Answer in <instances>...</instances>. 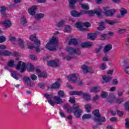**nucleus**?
<instances>
[{
    "label": "nucleus",
    "instance_id": "obj_1",
    "mask_svg": "<svg viewBox=\"0 0 129 129\" xmlns=\"http://www.w3.org/2000/svg\"><path fill=\"white\" fill-rule=\"evenodd\" d=\"M101 10L97 9L95 11H83L81 12L80 13L77 12L75 11H73L71 12V14L72 17H74L75 18H80V17L82 16V15H85V14H88V15H90L91 16L97 15L98 17H100V16H101Z\"/></svg>",
    "mask_w": 129,
    "mask_h": 129
},
{
    "label": "nucleus",
    "instance_id": "obj_2",
    "mask_svg": "<svg viewBox=\"0 0 129 129\" xmlns=\"http://www.w3.org/2000/svg\"><path fill=\"white\" fill-rule=\"evenodd\" d=\"M37 36V34L34 33L33 35H31L29 37L30 40L34 42V45H28V48L32 50V49H36V52H40L41 51V48H40V45H41V41L40 40L37 39L36 37Z\"/></svg>",
    "mask_w": 129,
    "mask_h": 129
},
{
    "label": "nucleus",
    "instance_id": "obj_3",
    "mask_svg": "<svg viewBox=\"0 0 129 129\" xmlns=\"http://www.w3.org/2000/svg\"><path fill=\"white\" fill-rule=\"evenodd\" d=\"M59 39L58 37L53 36L49 39L48 43L45 45V48L49 51H54L57 48Z\"/></svg>",
    "mask_w": 129,
    "mask_h": 129
},
{
    "label": "nucleus",
    "instance_id": "obj_4",
    "mask_svg": "<svg viewBox=\"0 0 129 129\" xmlns=\"http://www.w3.org/2000/svg\"><path fill=\"white\" fill-rule=\"evenodd\" d=\"M66 50L67 53L70 54V56L64 57V59H66L68 61L71 60L72 58H75V59H76V57H73V56H72V55H80V54H81V51H80V49L78 48H74L70 46L67 47L66 48Z\"/></svg>",
    "mask_w": 129,
    "mask_h": 129
},
{
    "label": "nucleus",
    "instance_id": "obj_5",
    "mask_svg": "<svg viewBox=\"0 0 129 129\" xmlns=\"http://www.w3.org/2000/svg\"><path fill=\"white\" fill-rule=\"evenodd\" d=\"M70 95H82L83 98L86 100L87 101H90L91 100V96L90 94L87 93H83L82 91H74L69 92Z\"/></svg>",
    "mask_w": 129,
    "mask_h": 129
},
{
    "label": "nucleus",
    "instance_id": "obj_6",
    "mask_svg": "<svg viewBox=\"0 0 129 129\" xmlns=\"http://www.w3.org/2000/svg\"><path fill=\"white\" fill-rule=\"evenodd\" d=\"M104 15L105 17H112L114 14L116 12L115 9H110L108 7H105L103 8Z\"/></svg>",
    "mask_w": 129,
    "mask_h": 129
},
{
    "label": "nucleus",
    "instance_id": "obj_7",
    "mask_svg": "<svg viewBox=\"0 0 129 129\" xmlns=\"http://www.w3.org/2000/svg\"><path fill=\"white\" fill-rule=\"evenodd\" d=\"M67 79L72 83H77L79 81V75L77 74H72L68 76Z\"/></svg>",
    "mask_w": 129,
    "mask_h": 129
},
{
    "label": "nucleus",
    "instance_id": "obj_8",
    "mask_svg": "<svg viewBox=\"0 0 129 129\" xmlns=\"http://www.w3.org/2000/svg\"><path fill=\"white\" fill-rule=\"evenodd\" d=\"M53 100L54 101H52V100H49L48 101V103H49V104H50V105L52 106H54L55 105V103H56V104H61V103H63L62 99L57 96L54 97Z\"/></svg>",
    "mask_w": 129,
    "mask_h": 129
},
{
    "label": "nucleus",
    "instance_id": "obj_9",
    "mask_svg": "<svg viewBox=\"0 0 129 129\" xmlns=\"http://www.w3.org/2000/svg\"><path fill=\"white\" fill-rule=\"evenodd\" d=\"M26 68H27V64L22 61H20L16 66V70H20L22 73L26 71Z\"/></svg>",
    "mask_w": 129,
    "mask_h": 129
},
{
    "label": "nucleus",
    "instance_id": "obj_10",
    "mask_svg": "<svg viewBox=\"0 0 129 129\" xmlns=\"http://www.w3.org/2000/svg\"><path fill=\"white\" fill-rule=\"evenodd\" d=\"M15 56V57H18L20 55L17 52H11L9 50H4V51H0V56Z\"/></svg>",
    "mask_w": 129,
    "mask_h": 129
},
{
    "label": "nucleus",
    "instance_id": "obj_11",
    "mask_svg": "<svg viewBox=\"0 0 129 129\" xmlns=\"http://www.w3.org/2000/svg\"><path fill=\"white\" fill-rule=\"evenodd\" d=\"M98 31H96L94 33H88L87 36L88 39H90V40H92V41H94L97 38V36H98Z\"/></svg>",
    "mask_w": 129,
    "mask_h": 129
},
{
    "label": "nucleus",
    "instance_id": "obj_12",
    "mask_svg": "<svg viewBox=\"0 0 129 129\" xmlns=\"http://www.w3.org/2000/svg\"><path fill=\"white\" fill-rule=\"evenodd\" d=\"M74 26L75 28L79 29L80 31H82V32H84V31H87V29H85L83 28V22H78L76 24H75Z\"/></svg>",
    "mask_w": 129,
    "mask_h": 129
},
{
    "label": "nucleus",
    "instance_id": "obj_13",
    "mask_svg": "<svg viewBox=\"0 0 129 129\" xmlns=\"http://www.w3.org/2000/svg\"><path fill=\"white\" fill-rule=\"evenodd\" d=\"M128 64V60H124L123 62L122 63V68L123 69L125 73L129 74V67L126 66Z\"/></svg>",
    "mask_w": 129,
    "mask_h": 129
},
{
    "label": "nucleus",
    "instance_id": "obj_14",
    "mask_svg": "<svg viewBox=\"0 0 129 129\" xmlns=\"http://www.w3.org/2000/svg\"><path fill=\"white\" fill-rule=\"evenodd\" d=\"M59 62H60V61L58 59H55L54 60H49L47 61V65L50 66V67H53V66H58Z\"/></svg>",
    "mask_w": 129,
    "mask_h": 129
},
{
    "label": "nucleus",
    "instance_id": "obj_15",
    "mask_svg": "<svg viewBox=\"0 0 129 129\" xmlns=\"http://www.w3.org/2000/svg\"><path fill=\"white\" fill-rule=\"evenodd\" d=\"M93 114L94 115V120L95 121H99V117L100 116V114H99V110L96 109L93 111Z\"/></svg>",
    "mask_w": 129,
    "mask_h": 129
},
{
    "label": "nucleus",
    "instance_id": "obj_16",
    "mask_svg": "<svg viewBox=\"0 0 129 129\" xmlns=\"http://www.w3.org/2000/svg\"><path fill=\"white\" fill-rule=\"evenodd\" d=\"M120 15L117 16V18H123L127 14V10L125 9V8H121L120 10Z\"/></svg>",
    "mask_w": 129,
    "mask_h": 129
},
{
    "label": "nucleus",
    "instance_id": "obj_17",
    "mask_svg": "<svg viewBox=\"0 0 129 129\" xmlns=\"http://www.w3.org/2000/svg\"><path fill=\"white\" fill-rule=\"evenodd\" d=\"M83 0H69V6L70 9H75L76 2H82Z\"/></svg>",
    "mask_w": 129,
    "mask_h": 129
},
{
    "label": "nucleus",
    "instance_id": "obj_18",
    "mask_svg": "<svg viewBox=\"0 0 129 129\" xmlns=\"http://www.w3.org/2000/svg\"><path fill=\"white\" fill-rule=\"evenodd\" d=\"M0 24L3 25L5 28H11L12 27V22L10 20H6L5 21L1 22Z\"/></svg>",
    "mask_w": 129,
    "mask_h": 129
},
{
    "label": "nucleus",
    "instance_id": "obj_19",
    "mask_svg": "<svg viewBox=\"0 0 129 129\" xmlns=\"http://www.w3.org/2000/svg\"><path fill=\"white\" fill-rule=\"evenodd\" d=\"M37 6H33L31 7H30L28 9V13L29 15H31V16H34V15L36 14V11H37Z\"/></svg>",
    "mask_w": 129,
    "mask_h": 129
},
{
    "label": "nucleus",
    "instance_id": "obj_20",
    "mask_svg": "<svg viewBox=\"0 0 129 129\" xmlns=\"http://www.w3.org/2000/svg\"><path fill=\"white\" fill-rule=\"evenodd\" d=\"M82 69L83 70V72L85 74L86 73H93V71H91V68L87 67L86 65H84L82 67Z\"/></svg>",
    "mask_w": 129,
    "mask_h": 129
},
{
    "label": "nucleus",
    "instance_id": "obj_21",
    "mask_svg": "<svg viewBox=\"0 0 129 129\" xmlns=\"http://www.w3.org/2000/svg\"><path fill=\"white\" fill-rule=\"evenodd\" d=\"M93 45V43L91 42H85L81 44L82 48H87L88 47H91Z\"/></svg>",
    "mask_w": 129,
    "mask_h": 129
},
{
    "label": "nucleus",
    "instance_id": "obj_22",
    "mask_svg": "<svg viewBox=\"0 0 129 129\" xmlns=\"http://www.w3.org/2000/svg\"><path fill=\"white\" fill-rule=\"evenodd\" d=\"M60 82H61V79H58L57 81L53 83L51 86V88L57 89L60 87Z\"/></svg>",
    "mask_w": 129,
    "mask_h": 129
},
{
    "label": "nucleus",
    "instance_id": "obj_23",
    "mask_svg": "<svg viewBox=\"0 0 129 129\" xmlns=\"http://www.w3.org/2000/svg\"><path fill=\"white\" fill-rule=\"evenodd\" d=\"M7 10H8V7H6L5 6L1 7L0 12L3 17H7V13H6V11H7Z\"/></svg>",
    "mask_w": 129,
    "mask_h": 129
},
{
    "label": "nucleus",
    "instance_id": "obj_24",
    "mask_svg": "<svg viewBox=\"0 0 129 129\" xmlns=\"http://www.w3.org/2000/svg\"><path fill=\"white\" fill-rule=\"evenodd\" d=\"M11 76L16 79V80H19L20 79L19 76H21V75L17 74L15 71H12L11 73Z\"/></svg>",
    "mask_w": 129,
    "mask_h": 129
},
{
    "label": "nucleus",
    "instance_id": "obj_25",
    "mask_svg": "<svg viewBox=\"0 0 129 129\" xmlns=\"http://www.w3.org/2000/svg\"><path fill=\"white\" fill-rule=\"evenodd\" d=\"M36 73H40L38 74V77H43V78L45 77H47V74L46 73H41V70L37 69L36 70Z\"/></svg>",
    "mask_w": 129,
    "mask_h": 129
},
{
    "label": "nucleus",
    "instance_id": "obj_26",
    "mask_svg": "<svg viewBox=\"0 0 129 129\" xmlns=\"http://www.w3.org/2000/svg\"><path fill=\"white\" fill-rule=\"evenodd\" d=\"M81 113H82V110L81 109H78L76 110L74 112V115L77 117L78 118L81 116Z\"/></svg>",
    "mask_w": 129,
    "mask_h": 129
},
{
    "label": "nucleus",
    "instance_id": "obj_27",
    "mask_svg": "<svg viewBox=\"0 0 129 129\" xmlns=\"http://www.w3.org/2000/svg\"><path fill=\"white\" fill-rule=\"evenodd\" d=\"M77 44H78V42L77 41V39L75 38L70 39L69 42V45H74L75 46H76Z\"/></svg>",
    "mask_w": 129,
    "mask_h": 129
},
{
    "label": "nucleus",
    "instance_id": "obj_28",
    "mask_svg": "<svg viewBox=\"0 0 129 129\" xmlns=\"http://www.w3.org/2000/svg\"><path fill=\"white\" fill-rule=\"evenodd\" d=\"M66 23V22L65 21V20H61L56 23V27H57V28H60V27H63V26L65 25Z\"/></svg>",
    "mask_w": 129,
    "mask_h": 129
},
{
    "label": "nucleus",
    "instance_id": "obj_29",
    "mask_svg": "<svg viewBox=\"0 0 129 129\" xmlns=\"http://www.w3.org/2000/svg\"><path fill=\"white\" fill-rule=\"evenodd\" d=\"M71 31H72V28L71 27V26L69 25H66L64 27L63 31L65 33H71Z\"/></svg>",
    "mask_w": 129,
    "mask_h": 129
},
{
    "label": "nucleus",
    "instance_id": "obj_30",
    "mask_svg": "<svg viewBox=\"0 0 129 129\" xmlns=\"http://www.w3.org/2000/svg\"><path fill=\"white\" fill-rule=\"evenodd\" d=\"M111 49H112V45H111V44H108L105 46L104 52V53H107V52H109Z\"/></svg>",
    "mask_w": 129,
    "mask_h": 129
},
{
    "label": "nucleus",
    "instance_id": "obj_31",
    "mask_svg": "<svg viewBox=\"0 0 129 129\" xmlns=\"http://www.w3.org/2000/svg\"><path fill=\"white\" fill-rule=\"evenodd\" d=\"M34 18L36 20H40V19H43L44 18V15L43 14L40 13V14H35L34 15Z\"/></svg>",
    "mask_w": 129,
    "mask_h": 129
},
{
    "label": "nucleus",
    "instance_id": "obj_32",
    "mask_svg": "<svg viewBox=\"0 0 129 129\" xmlns=\"http://www.w3.org/2000/svg\"><path fill=\"white\" fill-rule=\"evenodd\" d=\"M63 108L67 110L68 113H71L72 112V108L69 107L68 104H65L63 106Z\"/></svg>",
    "mask_w": 129,
    "mask_h": 129
},
{
    "label": "nucleus",
    "instance_id": "obj_33",
    "mask_svg": "<svg viewBox=\"0 0 129 129\" xmlns=\"http://www.w3.org/2000/svg\"><path fill=\"white\" fill-rule=\"evenodd\" d=\"M102 79L106 83H108L110 80H111V77L109 76H104L102 77Z\"/></svg>",
    "mask_w": 129,
    "mask_h": 129
},
{
    "label": "nucleus",
    "instance_id": "obj_34",
    "mask_svg": "<svg viewBox=\"0 0 129 129\" xmlns=\"http://www.w3.org/2000/svg\"><path fill=\"white\" fill-rule=\"evenodd\" d=\"M105 23L106 24H108V25H114L116 24V20H105Z\"/></svg>",
    "mask_w": 129,
    "mask_h": 129
},
{
    "label": "nucleus",
    "instance_id": "obj_35",
    "mask_svg": "<svg viewBox=\"0 0 129 129\" xmlns=\"http://www.w3.org/2000/svg\"><path fill=\"white\" fill-rule=\"evenodd\" d=\"M105 29V24L103 22L100 23V27L98 28L99 31H103Z\"/></svg>",
    "mask_w": 129,
    "mask_h": 129
},
{
    "label": "nucleus",
    "instance_id": "obj_36",
    "mask_svg": "<svg viewBox=\"0 0 129 129\" xmlns=\"http://www.w3.org/2000/svg\"><path fill=\"white\" fill-rule=\"evenodd\" d=\"M99 90V87H92L90 89V92H98V91Z\"/></svg>",
    "mask_w": 129,
    "mask_h": 129
},
{
    "label": "nucleus",
    "instance_id": "obj_37",
    "mask_svg": "<svg viewBox=\"0 0 129 129\" xmlns=\"http://www.w3.org/2000/svg\"><path fill=\"white\" fill-rule=\"evenodd\" d=\"M21 24L23 25V26H26V25H27V23H28V22L27 21V19H26V17H25V16H22L21 17Z\"/></svg>",
    "mask_w": 129,
    "mask_h": 129
},
{
    "label": "nucleus",
    "instance_id": "obj_38",
    "mask_svg": "<svg viewBox=\"0 0 129 129\" xmlns=\"http://www.w3.org/2000/svg\"><path fill=\"white\" fill-rule=\"evenodd\" d=\"M91 104H87L85 106V108L87 112H90L91 110Z\"/></svg>",
    "mask_w": 129,
    "mask_h": 129
},
{
    "label": "nucleus",
    "instance_id": "obj_39",
    "mask_svg": "<svg viewBox=\"0 0 129 129\" xmlns=\"http://www.w3.org/2000/svg\"><path fill=\"white\" fill-rule=\"evenodd\" d=\"M80 5L83 10H89V6L88 4H81Z\"/></svg>",
    "mask_w": 129,
    "mask_h": 129
},
{
    "label": "nucleus",
    "instance_id": "obj_40",
    "mask_svg": "<svg viewBox=\"0 0 129 129\" xmlns=\"http://www.w3.org/2000/svg\"><path fill=\"white\" fill-rule=\"evenodd\" d=\"M18 43H19V46H20L21 48H24V47H25L24 45V40L22 39L19 38L18 39Z\"/></svg>",
    "mask_w": 129,
    "mask_h": 129
},
{
    "label": "nucleus",
    "instance_id": "obj_41",
    "mask_svg": "<svg viewBox=\"0 0 129 129\" xmlns=\"http://www.w3.org/2000/svg\"><path fill=\"white\" fill-rule=\"evenodd\" d=\"M15 66V61L14 60H10L8 62V66L9 67H14Z\"/></svg>",
    "mask_w": 129,
    "mask_h": 129
},
{
    "label": "nucleus",
    "instance_id": "obj_42",
    "mask_svg": "<svg viewBox=\"0 0 129 129\" xmlns=\"http://www.w3.org/2000/svg\"><path fill=\"white\" fill-rule=\"evenodd\" d=\"M28 70L30 72L34 71V70H35V68H34V66H33V64H32L31 63H30L28 65Z\"/></svg>",
    "mask_w": 129,
    "mask_h": 129
},
{
    "label": "nucleus",
    "instance_id": "obj_43",
    "mask_svg": "<svg viewBox=\"0 0 129 129\" xmlns=\"http://www.w3.org/2000/svg\"><path fill=\"white\" fill-rule=\"evenodd\" d=\"M83 119H86L88 118H91V114H85L82 116Z\"/></svg>",
    "mask_w": 129,
    "mask_h": 129
},
{
    "label": "nucleus",
    "instance_id": "obj_44",
    "mask_svg": "<svg viewBox=\"0 0 129 129\" xmlns=\"http://www.w3.org/2000/svg\"><path fill=\"white\" fill-rule=\"evenodd\" d=\"M9 41H10V42H16V41H17V38H16V37L14 36H12L10 35L9 36Z\"/></svg>",
    "mask_w": 129,
    "mask_h": 129
},
{
    "label": "nucleus",
    "instance_id": "obj_45",
    "mask_svg": "<svg viewBox=\"0 0 129 129\" xmlns=\"http://www.w3.org/2000/svg\"><path fill=\"white\" fill-rule=\"evenodd\" d=\"M125 127L126 128H129V119L126 118L125 119Z\"/></svg>",
    "mask_w": 129,
    "mask_h": 129
},
{
    "label": "nucleus",
    "instance_id": "obj_46",
    "mask_svg": "<svg viewBox=\"0 0 129 129\" xmlns=\"http://www.w3.org/2000/svg\"><path fill=\"white\" fill-rule=\"evenodd\" d=\"M44 97H45V98H46L47 99H48V101H49V100H51V99H52V94H45L44 95Z\"/></svg>",
    "mask_w": 129,
    "mask_h": 129
},
{
    "label": "nucleus",
    "instance_id": "obj_47",
    "mask_svg": "<svg viewBox=\"0 0 129 129\" xmlns=\"http://www.w3.org/2000/svg\"><path fill=\"white\" fill-rule=\"evenodd\" d=\"M124 106L126 110H127L129 112V101H127L125 103Z\"/></svg>",
    "mask_w": 129,
    "mask_h": 129
},
{
    "label": "nucleus",
    "instance_id": "obj_48",
    "mask_svg": "<svg viewBox=\"0 0 129 129\" xmlns=\"http://www.w3.org/2000/svg\"><path fill=\"white\" fill-rule=\"evenodd\" d=\"M85 27V28H89L90 27V23L89 22L83 23V28Z\"/></svg>",
    "mask_w": 129,
    "mask_h": 129
},
{
    "label": "nucleus",
    "instance_id": "obj_49",
    "mask_svg": "<svg viewBox=\"0 0 129 129\" xmlns=\"http://www.w3.org/2000/svg\"><path fill=\"white\" fill-rule=\"evenodd\" d=\"M6 40H7V38L5 36H0V43H4V42H6Z\"/></svg>",
    "mask_w": 129,
    "mask_h": 129
},
{
    "label": "nucleus",
    "instance_id": "obj_50",
    "mask_svg": "<svg viewBox=\"0 0 129 129\" xmlns=\"http://www.w3.org/2000/svg\"><path fill=\"white\" fill-rule=\"evenodd\" d=\"M58 95L59 96V97H63V96H64V91L60 90L58 92Z\"/></svg>",
    "mask_w": 129,
    "mask_h": 129
},
{
    "label": "nucleus",
    "instance_id": "obj_51",
    "mask_svg": "<svg viewBox=\"0 0 129 129\" xmlns=\"http://www.w3.org/2000/svg\"><path fill=\"white\" fill-rule=\"evenodd\" d=\"M107 95H108V94L107 92H102L101 96L102 98H105Z\"/></svg>",
    "mask_w": 129,
    "mask_h": 129
},
{
    "label": "nucleus",
    "instance_id": "obj_52",
    "mask_svg": "<svg viewBox=\"0 0 129 129\" xmlns=\"http://www.w3.org/2000/svg\"><path fill=\"white\" fill-rule=\"evenodd\" d=\"M73 109H74L75 110H78L79 109V106L77 104H75L73 106Z\"/></svg>",
    "mask_w": 129,
    "mask_h": 129
},
{
    "label": "nucleus",
    "instance_id": "obj_53",
    "mask_svg": "<svg viewBox=\"0 0 129 129\" xmlns=\"http://www.w3.org/2000/svg\"><path fill=\"white\" fill-rule=\"evenodd\" d=\"M126 32V29H119L118 30V33L119 34H123V33H125Z\"/></svg>",
    "mask_w": 129,
    "mask_h": 129
},
{
    "label": "nucleus",
    "instance_id": "obj_54",
    "mask_svg": "<svg viewBox=\"0 0 129 129\" xmlns=\"http://www.w3.org/2000/svg\"><path fill=\"white\" fill-rule=\"evenodd\" d=\"M95 121L98 122H103L105 121V117L100 118V117L99 118V121Z\"/></svg>",
    "mask_w": 129,
    "mask_h": 129
},
{
    "label": "nucleus",
    "instance_id": "obj_55",
    "mask_svg": "<svg viewBox=\"0 0 129 129\" xmlns=\"http://www.w3.org/2000/svg\"><path fill=\"white\" fill-rule=\"evenodd\" d=\"M29 58L31 59V60H34V61H36V60H37V56L34 55H30Z\"/></svg>",
    "mask_w": 129,
    "mask_h": 129
},
{
    "label": "nucleus",
    "instance_id": "obj_56",
    "mask_svg": "<svg viewBox=\"0 0 129 129\" xmlns=\"http://www.w3.org/2000/svg\"><path fill=\"white\" fill-rule=\"evenodd\" d=\"M107 37V35L105 34H102L100 35V38L102 40H105V39H106Z\"/></svg>",
    "mask_w": 129,
    "mask_h": 129
},
{
    "label": "nucleus",
    "instance_id": "obj_57",
    "mask_svg": "<svg viewBox=\"0 0 129 129\" xmlns=\"http://www.w3.org/2000/svg\"><path fill=\"white\" fill-rule=\"evenodd\" d=\"M30 77H31L32 80H37V79L38 78L37 76H36V75H34V74L31 75Z\"/></svg>",
    "mask_w": 129,
    "mask_h": 129
},
{
    "label": "nucleus",
    "instance_id": "obj_58",
    "mask_svg": "<svg viewBox=\"0 0 129 129\" xmlns=\"http://www.w3.org/2000/svg\"><path fill=\"white\" fill-rule=\"evenodd\" d=\"M99 99V97L98 95H96L95 97H93L92 101L93 102H95L97 100H98Z\"/></svg>",
    "mask_w": 129,
    "mask_h": 129
},
{
    "label": "nucleus",
    "instance_id": "obj_59",
    "mask_svg": "<svg viewBox=\"0 0 129 129\" xmlns=\"http://www.w3.org/2000/svg\"><path fill=\"white\" fill-rule=\"evenodd\" d=\"M30 80H31V79H30V78H29L28 77H25L23 79V81H24L26 83L29 82V81H30Z\"/></svg>",
    "mask_w": 129,
    "mask_h": 129
},
{
    "label": "nucleus",
    "instance_id": "obj_60",
    "mask_svg": "<svg viewBox=\"0 0 129 129\" xmlns=\"http://www.w3.org/2000/svg\"><path fill=\"white\" fill-rule=\"evenodd\" d=\"M38 87L41 89H44L45 88V85L43 83H39Z\"/></svg>",
    "mask_w": 129,
    "mask_h": 129
},
{
    "label": "nucleus",
    "instance_id": "obj_61",
    "mask_svg": "<svg viewBox=\"0 0 129 129\" xmlns=\"http://www.w3.org/2000/svg\"><path fill=\"white\" fill-rule=\"evenodd\" d=\"M116 103L120 104L122 102H123V99H122V98L118 99L116 100Z\"/></svg>",
    "mask_w": 129,
    "mask_h": 129
},
{
    "label": "nucleus",
    "instance_id": "obj_62",
    "mask_svg": "<svg viewBox=\"0 0 129 129\" xmlns=\"http://www.w3.org/2000/svg\"><path fill=\"white\" fill-rule=\"evenodd\" d=\"M125 44L126 45V46H129V35L127 36V38L125 41Z\"/></svg>",
    "mask_w": 129,
    "mask_h": 129
},
{
    "label": "nucleus",
    "instance_id": "obj_63",
    "mask_svg": "<svg viewBox=\"0 0 129 129\" xmlns=\"http://www.w3.org/2000/svg\"><path fill=\"white\" fill-rule=\"evenodd\" d=\"M105 68H106V64L102 63L101 64V69H102V70H104V69H105Z\"/></svg>",
    "mask_w": 129,
    "mask_h": 129
},
{
    "label": "nucleus",
    "instance_id": "obj_64",
    "mask_svg": "<svg viewBox=\"0 0 129 129\" xmlns=\"http://www.w3.org/2000/svg\"><path fill=\"white\" fill-rule=\"evenodd\" d=\"M69 101L71 103H74L75 102V97L71 98Z\"/></svg>",
    "mask_w": 129,
    "mask_h": 129
}]
</instances>
